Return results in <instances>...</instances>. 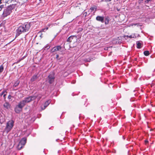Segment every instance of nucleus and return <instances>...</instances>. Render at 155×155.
<instances>
[{
	"mask_svg": "<svg viewBox=\"0 0 155 155\" xmlns=\"http://www.w3.org/2000/svg\"><path fill=\"white\" fill-rule=\"evenodd\" d=\"M97 8V7L96 5H94L93 7H91V8L90 9L91 11V12H92L93 11H94V12H95Z\"/></svg>",
	"mask_w": 155,
	"mask_h": 155,
	"instance_id": "nucleus-13",
	"label": "nucleus"
},
{
	"mask_svg": "<svg viewBox=\"0 0 155 155\" xmlns=\"http://www.w3.org/2000/svg\"><path fill=\"white\" fill-rule=\"evenodd\" d=\"M12 97V96L10 95H9L8 97V98L9 99H11Z\"/></svg>",
	"mask_w": 155,
	"mask_h": 155,
	"instance_id": "nucleus-31",
	"label": "nucleus"
},
{
	"mask_svg": "<svg viewBox=\"0 0 155 155\" xmlns=\"http://www.w3.org/2000/svg\"><path fill=\"white\" fill-rule=\"evenodd\" d=\"M71 39H73V38L72 37V36L69 37L67 40V42H71Z\"/></svg>",
	"mask_w": 155,
	"mask_h": 155,
	"instance_id": "nucleus-22",
	"label": "nucleus"
},
{
	"mask_svg": "<svg viewBox=\"0 0 155 155\" xmlns=\"http://www.w3.org/2000/svg\"><path fill=\"white\" fill-rule=\"evenodd\" d=\"M51 102V101L50 100H48L46 101L44 105V109H45L47 106H48L50 103Z\"/></svg>",
	"mask_w": 155,
	"mask_h": 155,
	"instance_id": "nucleus-11",
	"label": "nucleus"
},
{
	"mask_svg": "<svg viewBox=\"0 0 155 155\" xmlns=\"http://www.w3.org/2000/svg\"><path fill=\"white\" fill-rule=\"evenodd\" d=\"M139 36V35L138 34H132L130 36L128 35H125L124 37L125 39H127L128 38H134L136 37H138Z\"/></svg>",
	"mask_w": 155,
	"mask_h": 155,
	"instance_id": "nucleus-7",
	"label": "nucleus"
},
{
	"mask_svg": "<svg viewBox=\"0 0 155 155\" xmlns=\"http://www.w3.org/2000/svg\"><path fill=\"white\" fill-rule=\"evenodd\" d=\"M4 6V5H2L0 6V11L2 10Z\"/></svg>",
	"mask_w": 155,
	"mask_h": 155,
	"instance_id": "nucleus-25",
	"label": "nucleus"
},
{
	"mask_svg": "<svg viewBox=\"0 0 155 155\" xmlns=\"http://www.w3.org/2000/svg\"><path fill=\"white\" fill-rule=\"evenodd\" d=\"M40 1H41L42 0H39Z\"/></svg>",
	"mask_w": 155,
	"mask_h": 155,
	"instance_id": "nucleus-36",
	"label": "nucleus"
},
{
	"mask_svg": "<svg viewBox=\"0 0 155 155\" xmlns=\"http://www.w3.org/2000/svg\"><path fill=\"white\" fill-rule=\"evenodd\" d=\"M144 54L146 56H147L149 54V51H145L143 52Z\"/></svg>",
	"mask_w": 155,
	"mask_h": 155,
	"instance_id": "nucleus-21",
	"label": "nucleus"
},
{
	"mask_svg": "<svg viewBox=\"0 0 155 155\" xmlns=\"http://www.w3.org/2000/svg\"><path fill=\"white\" fill-rule=\"evenodd\" d=\"M14 121L13 120H9L8 121L5 128L4 132L6 134L8 133L12 129L14 126Z\"/></svg>",
	"mask_w": 155,
	"mask_h": 155,
	"instance_id": "nucleus-3",
	"label": "nucleus"
},
{
	"mask_svg": "<svg viewBox=\"0 0 155 155\" xmlns=\"http://www.w3.org/2000/svg\"><path fill=\"white\" fill-rule=\"evenodd\" d=\"M111 47H105L104 48V49L105 50H108L109 48H110Z\"/></svg>",
	"mask_w": 155,
	"mask_h": 155,
	"instance_id": "nucleus-24",
	"label": "nucleus"
},
{
	"mask_svg": "<svg viewBox=\"0 0 155 155\" xmlns=\"http://www.w3.org/2000/svg\"><path fill=\"white\" fill-rule=\"evenodd\" d=\"M3 105L4 107L6 109H8L10 107L9 104L8 102H5L4 104Z\"/></svg>",
	"mask_w": 155,
	"mask_h": 155,
	"instance_id": "nucleus-16",
	"label": "nucleus"
},
{
	"mask_svg": "<svg viewBox=\"0 0 155 155\" xmlns=\"http://www.w3.org/2000/svg\"><path fill=\"white\" fill-rule=\"evenodd\" d=\"M26 104L25 103L23 100L19 103L18 105H17L15 109V112L17 113H19L22 110L23 107Z\"/></svg>",
	"mask_w": 155,
	"mask_h": 155,
	"instance_id": "nucleus-4",
	"label": "nucleus"
},
{
	"mask_svg": "<svg viewBox=\"0 0 155 155\" xmlns=\"http://www.w3.org/2000/svg\"><path fill=\"white\" fill-rule=\"evenodd\" d=\"M148 141L147 140H145V144H147L148 143Z\"/></svg>",
	"mask_w": 155,
	"mask_h": 155,
	"instance_id": "nucleus-33",
	"label": "nucleus"
},
{
	"mask_svg": "<svg viewBox=\"0 0 155 155\" xmlns=\"http://www.w3.org/2000/svg\"><path fill=\"white\" fill-rule=\"evenodd\" d=\"M4 121V120L2 119V120L0 119V123L2 124Z\"/></svg>",
	"mask_w": 155,
	"mask_h": 155,
	"instance_id": "nucleus-30",
	"label": "nucleus"
},
{
	"mask_svg": "<svg viewBox=\"0 0 155 155\" xmlns=\"http://www.w3.org/2000/svg\"><path fill=\"white\" fill-rule=\"evenodd\" d=\"M26 140L27 139L26 138H23L21 139L19 143L23 146H24L26 143Z\"/></svg>",
	"mask_w": 155,
	"mask_h": 155,
	"instance_id": "nucleus-10",
	"label": "nucleus"
},
{
	"mask_svg": "<svg viewBox=\"0 0 155 155\" xmlns=\"http://www.w3.org/2000/svg\"><path fill=\"white\" fill-rule=\"evenodd\" d=\"M24 146L21 144H20V143H19L18 144V145L17 147L18 150H20Z\"/></svg>",
	"mask_w": 155,
	"mask_h": 155,
	"instance_id": "nucleus-17",
	"label": "nucleus"
},
{
	"mask_svg": "<svg viewBox=\"0 0 155 155\" xmlns=\"http://www.w3.org/2000/svg\"><path fill=\"white\" fill-rule=\"evenodd\" d=\"M15 5L14 4L11 5L5 8L3 12L1 15V18H5L10 15L12 12V10L15 8Z\"/></svg>",
	"mask_w": 155,
	"mask_h": 155,
	"instance_id": "nucleus-2",
	"label": "nucleus"
},
{
	"mask_svg": "<svg viewBox=\"0 0 155 155\" xmlns=\"http://www.w3.org/2000/svg\"><path fill=\"white\" fill-rule=\"evenodd\" d=\"M4 66L3 64L0 66V74L2 73L4 70Z\"/></svg>",
	"mask_w": 155,
	"mask_h": 155,
	"instance_id": "nucleus-20",
	"label": "nucleus"
},
{
	"mask_svg": "<svg viewBox=\"0 0 155 155\" xmlns=\"http://www.w3.org/2000/svg\"><path fill=\"white\" fill-rule=\"evenodd\" d=\"M104 17L103 16H97L96 17V20L98 21H101L102 23L104 22Z\"/></svg>",
	"mask_w": 155,
	"mask_h": 155,
	"instance_id": "nucleus-9",
	"label": "nucleus"
},
{
	"mask_svg": "<svg viewBox=\"0 0 155 155\" xmlns=\"http://www.w3.org/2000/svg\"><path fill=\"white\" fill-rule=\"evenodd\" d=\"M48 29V28H46L43 29L41 31H42L45 32Z\"/></svg>",
	"mask_w": 155,
	"mask_h": 155,
	"instance_id": "nucleus-26",
	"label": "nucleus"
},
{
	"mask_svg": "<svg viewBox=\"0 0 155 155\" xmlns=\"http://www.w3.org/2000/svg\"><path fill=\"white\" fill-rule=\"evenodd\" d=\"M58 57H59L58 55V54L56 55V58L57 59V58H58Z\"/></svg>",
	"mask_w": 155,
	"mask_h": 155,
	"instance_id": "nucleus-34",
	"label": "nucleus"
},
{
	"mask_svg": "<svg viewBox=\"0 0 155 155\" xmlns=\"http://www.w3.org/2000/svg\"><path fill=\"white\" fill-rule=\"evenodd\" d=\"M54 74L53 72H51L48 77L47 80L50 84L53 83L54 80Z\"/></svg>",
	"mask_w": 155,
	"mask_h": 155,
	"instance_id": "nucleus-6",
	"label": "nucleus"
},
{
	"mask_svg": "<svg viewBox=\"0 0 155 155\" xmlns=\"http://www.w3.org/2000/svg\"><path fill=\"white\" fill-rule=\"evenodd\" d=\"M111 0H102L101 2H108L110 1Z\"/></svg>",
	"mask_w": 155,
	"mask_h": 155,
	"instance_id": "nucleus-28",
	"label": "nucleus"
},
{
	"mask_svg": "<svg viewBox=\"0 0 155 155\" xmlns=\"http://www.w3.org/2000/svg\"><path fill=\"white\" fill-rule=\"evenodd\" d=\"M36 98H37L38 101H39L42 97V95L40 94H36Z\"/></svg>",
	"mask_w": 155,
	"mask_h": 155,
	"instance_id": "nucleus-15",
	"label": "nucleus"
},
{
	"mask_svg": "<svg viewBox=\"0 0 155 155\" xmlns=\"http://www.w3.org/2000/svg\"><path fill=\"white\" fill-rule=\"evenodd\" d=\"M30 28V24L28 23H25L20 26L16 30V36H18L23 32L28 31Z\"/></svg>",
	"mask_w": 155,
	"mask_h": 155,
	"instance_id": "nucleus-1",
	"label": "nucleus"
},
{
	"mask_svg": "<svg viewBox=\"0 0 155 155\" xmlns=\"http://www.w3.org/2000/svg\"><path fill=\"white\" fill-rule=\"evenodd\" d=\"M137 48H141V44L140 42H137Z\"/></svg>",
	"mask_w": 155,
	"mask_h": 155,
	"instance_id": "nucleus-19",
	"label": "nucleus"
},
{
	"mask_svg": "<svg viewBox=\"0 0 155 155\" xmlns=\"http://www.w3.org/2000/svg\"><path fill=\"white\" fill-rule=\"evenodd\" d=\"M36 99V94H35L33 96H31L28 97H25L23 100L25 104L28 103L31 101L35 100Z\"/></svg>",
	"mask_w": 155,
	"mask_h": 155,
	"instance_id": "nucleus-5",
	"label": "nucleus"
},
{
	"mask_svg": "<svg viewBox=\"0 0 155 155\" xmlns=\"http://www.w3.org/2000/svg\"><path fill=\"white\" fill-rule=\"evenodd\" d=\"M1 1H2V0H0V4H1V3H2V2H1Z\"/></svg>",
	"mask_w": 155,
	"mask_h": 155,
	"instance_id": "nucleus-35",
	"label": "nucleus"
},
{
	"mask_svg": "<svg viewBox=\"0 0 155 155\" xmlns=\"http://www.w3.org/2000/svg\"><path fill=\"white\" fill-rule=\"evenodd\" d=\"M87 12H85L84 13V15L85 17H86L87 16Z\"/></svg>",
	"mask_w": 155,
	"mask_h": 155,
	"instance_id": "nucleus-32",
	"label": "nucleus"
},
{
	"mask_svg": "<svg viewBox=\"0 0 155 155\" xmlns=\"http://www.w3.org/2000/svg\"><path fill=\"white\" fill-rule=\"evenodd\" d=\"M5 91H2L0 94V96H2V95H3V94H4V93L5 92Z\"/></svg>",
	"mask_w": 155,
	"mask_h": 155,
	"instance_id": "nucleus-29",
	"label": "nucleus"
},
{
	"mask_svg": "<svg viewBox=\"0 0 155 155\" xmlns=\"http://www.w3.org/2000/svg\"><path fill=\"white\" fill-rule=\"evenodd\" d=\"M109 17L108 16L106 17L105 19V25H107L109 23Z\"/></svg>",
	"mask_w": 155,
	"mask_h": 155,
	"instance_id": "nucleus-14",
	"label": "nucleus"
},
{
	"mask_svg": "<svg viewBox=\"0 0 155 155\" xmlns=\"http://www.w3.org/2000/svg\"><path fill=\"white\" fill-rule=\"evenodd\" d=\"M19 83H20V82L18 81H16L15 82V84H14L13 86V87H16L19 84Z\"/></svg>",
	"mask_w": 155,
	"mask_h": 155,
	"instance_id": "nucleus-18",
	"label": "nucleus"
},
{
	"mask_svg": "<svg viewBox=\"0 0 155 155\" xmlns=\"http://www.w3.org/2000/svg\"><path fill=\"white\" fill-rule=\"evenodd\" d=\"M7 95V92L6 91H5L4 94H3V97H4V99H5L6 98V96Z\"/></svg>",
	"mask_w": 155,
	"mask_h": 155,
	"instance_id": "nucleus-23",
	"label": "nucleus"
},
{
	"mask_svg": "<svg viewBox=\"0 0 155 155\" xmlns=\"http://www.w3.org/2000/svg\"><path fill=\"white\" fill-rule=\"evenodd\" d=\"M118 0H117V1H118Z\"/></svg>",
	"mask_w": 155,
	"mask_h": 155,
	"instance_id": "nucleus-37",
	"label": "nucleus"
},
{
	"mask_svg": "<svg viewBox=\"0 0 155 155\" xmlns=\"http://www.w3.org/2000/svg\"><path fill=\"white\" fill-rule=\"evenodd\" d=\"M61 48L62 47L60 46L59 45L55 46L51 49V52L53 53L58 51H60Z\"/></svg>",
	"mask_w": 155,
	"mask_h": 155,
	"instance_id": "nucleus-8",
	"label": "nucleus"
},
{
	"mask_svg": "<svg viewBox=\"0 0 155 155\" xmlns=\"http://www.w3.org/2000/svg\"><path fill=\"white\" fill-rule=\"evenodd\" d=\"M151 1V0H146L145 1V3H149Z\"/></svg>",
	"mask_w": 155,
	"mask_h": 155,
	"instance_id": "nucleus-27",
	"label": "nucleus"
},
{
	"mask_svg": "<svg viewBox=\"0 0 155 155\" xmlns=\"http://www.w3.org/2000/svg\"><path fill=\"white\" fill-rule=\"evenodd\" d=\"M37 78L38 77L37 75H34L31 78V82H33L35 80H36Z\"/></svg>",
	"mask_w": 155,
	"mask_h": 155,
	"instance_id": "nucleus-12",
	"label": "nucleus"
}]
</instances>
